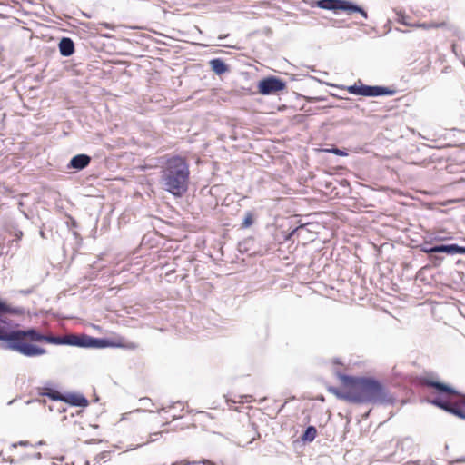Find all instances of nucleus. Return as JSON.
<instances>
[{"instance_id": "obj_1", "label": "nucleus", "mask_w": 465, "mask_h": 465, "mask_svg": "<svg viewBox=\"0 0 465 465\" xmlns=\"http://www.w3.org/2000/svg\"><path fill=\"white\" fill-rule=\"evenodd\" d=\"M9 315L5 314L0 321V348L33 358L46 353L45 349L34 344L35 342L67 345V335H45L33 327L21 329L18 323L9 319Z\"/></svg>"}, {"instance_id": "obj_2", "label": "nucleus", "mask_w": 465, "mask_h": 465, "mask_svg": "<svg viewBox=\"0 0 465 465\" xmlns=\"http://www.w3.org/2000/svg\"><path fill=\"white\" fill-rule=\"evenodd\" d=\"M343 385H352L351 398L352 403L386 404L391 402V398L384 386L374 378L352 377L341 374Z\"/></svg>"}, {"instance_id": "obj_3", "label": "nucleus", "mask_w": 465, "mask_h": 465, "mask_svg": "<svg viewBox=\"0 0 465 465\" xmlns=\"http://www.w3.org/2000/svg\"><path fill=\"white\" fill-rule=\"evenodd\" d=\"M189 164L182 156H172L163 166L160 183L163 189L175 197H181L188 190Z\"/></svg>"}, {"instance_id": "obj_4", "label": "nucleus", "mask_w": 465, "mask_h": 465, "mask_svg": "<svg viewBox=\"0 0 465 465\" xmlns=\"http://www.w3.org/2000/svg\"><path fill=\"white\" fill-rule=\"evenodd\" d=\"M426 384L439 393L430 401L433 405L465 420V395H460L454 388L440 381H427Z\"/></svg>"}, {"instance_id": "obj_5", "label": "nucleus", "mask_w": 465, "mask_h": 465, "mask_svg": "<svg viewBox=\"0 0 465 465\" xmlns=\"http://www.w3.org/2000/svg\"><path fill=\"white\" fill-rule=\"evenodd\" d=\"M315 6L334 13L338 11L355 12L361 14L365 19L368 18L367 12L362 7L349 0H318L315 2Z\"/></svg>"}, {"instance_id": "obj_6", "label": "nucleus", "mask_w": 465, "mask_h": 465, "mask_svg": "<svg viewBox=\"0 0 465 465\" xmlns=\"http://www.w3.org/2000/svg\"><path fill=\"white\" fill-rule=\"evenodd\" d=\"M346 89L351 94L367 97L393 95L396 93V90L390 87L380 85H366L363 84L361 81H358L356 84L348 86Z\"/></svg>"}, {"instance_id": "obj_7", "label": "nucleus", "mask_w": 465, "mask_h": 465, "mask_svg": "<svg viewBox=\"0 0 465 465\" xmlns=\"http://www.w3.org/2000/svg\"><path fill=\"white\" fill-rule=\"evenodd\" d=\"M286 83L276 76L262 79L258 84V91L262 95H270L284 90Z\"/></svg>"}, {"instance_id": "obj_8", "label": "nucleus", "mask_w": 465, "mask_h": 465, "mask_svg": "<svg viewBox=\"0 0 465 465\" xmlns=\"http://www.w3.org/2000/svg\"><path fill=\"white\" fill-rule=\"evenodd\" d=\"M63 402L68 403L75 407H87L89 404L88 400L80 393H66L62 396Z\"/></svg>"}, {"instance_id": "obj_9", "label": "nucleus", "mask_w": 465, "mask_h": 465, "mask_svg": "<svg viewBox=\"0 0 465 465\" xmlns=\"http://www.w3.org/2000/svg\"><path fill=\"white\" fill-rule=\"evenodd\" d=\"M52 381H45L42 387L38 388V394L41 396H46L53 401H62L63 394L57 390L54 389Z\"/></svg>"}, {"instance_id": "obj_10", "label": "nucleus", "mask_w": 465, "mask_h": 465, "mask_svg": "<svg viewBox=\"0 0 465 465\" xmlns=\"http://www.w3.org/2000/svg\"><path fill=\"white\" fill-rule=\"evenodd\" d=\"M67 345L90 348V336L87 334H69L67 335Z\"/></svg>"}, {"instance_id": "obj_11", "label": "nucleus", "mask_w": 465, "mask_h": 465, "mask_svg": "<svg viewBox=\"0 0 465 465\" xmlns=\"http://www.w3.org/2000/svg\"><path fill=\"white\" fill-rule=\"evenodd\" d=\"M436 253H447L450 255L465 254V246H460L456 243L451 244H437Z\"/></svg>"}, {"instance_id": "obj_12", "label": "nucleus", "mask_w": 465, "mask_h": 465, "mask_svg": "<svg viewBox=\"0 0 465 465\" xmlns=\"http://www.w3.org/2000/svg\"><path fill=\"white\" fill-rule=\"evenodd\" d=\"M91 157L87 154L81 153L74 156L69 163V167L76 170H83L89 165Z\"/></svg>"}, {"instance_id": "obj_13", "label": "nucleus", "mask_w": 465, "mask_h": 465, "mask_svg": "<svg viewBox=\"0 0 465 465\" xmlns=\"http://www.w3.org/2000/svg\"><path fill=\"white\" fill-rule=\"evenodd\" d=\"M59 52L62 56L69 57L74 53V43L69 37H63L58 44Z\"/></svg>"}, {"instance_id": "obj_14", "label": "nucleus", "mask_w": 465, "mask_h": 465, "mask_svg": "<svg viewBox=\"0 0 465 465\" xmlns=\"http://www.w3.org/2000/svg\"><path fill=\"white\" fill-rule=\"evenodd\" d=\"M24 313H25L24 308L13 307L0 298V321H2L5 314H16V315L20 316V315H23Z\"/></svg>"}, {"instance_id": "obj_15", "label": "nucleus", "mask_w": 465, "mask_h": 465, "mask_svg": "<svg viewBox=\"0 0 465 465\" xmlns=\"http://www.w3.org/2000/svg\"><path fill=\"white\" fill-rule=\"evenodd\" d=\"M396 15H397V22L398 23H401L404 25H407V26H414V27H420V28H424V29H430V28H432V27H437L438 25H434V24H426V23H422V24H411L407 21V16L404 15V13L401 11V10H397L396 11Z\"/></svg>"}, {"instance_id": "obj_16", "label": "nucleus", "mask_w": 465, "mask_h": 465, "mask_svg": "<svg viewBox=\"0 0 465 465\" xmlns=\"http://www.w3.org/2000/svg\"><path fill=\"white\" fill-rule=\"evenodd\" d=\"M347 389L345 391H341L339 388L330 387L329 391L334 394L338 399L347 401L352 403V399L351 398V394L352 393V385H345Z\"/></svg>"}, {"instance_id": "obj_17", "label": "nucleus", "mask_w": 465, "mask_h": 465, "mask_svg": "<svg viewBox=\"0 0 465 465\" xmlns=\"http://www.w3.org/2000/svg\"><path fill=\"white\" fill-rule=\"evenodd\" d=\"M116 346L111 340L90 336V348L103 349Z\"/></svg>"}, {"instance_id": "obj_18", "label": "nucleus", "mask_w": 465, "mask_h": 465, "mask_svg": "<svg viewBox=\"0 0 465 465\" xmlns=\"http://www.w3.org/2000/svg\"><path fill=\"white\" fill-rule=\"evenodd\" d=\"M212 70L218 75L226 73L229 70L228 65L221 58H214L210 61Z\"/></svg>"}, {"instance_id": "obj_19", "label": "nucleus", "mask_w": 465, "mask_h": 465, "mask_svg": "<svg viewBox=\"0 0 465 465\" xmlns=\"http://www.w3.org/2000/svg\"><path fill=\"white\" fill-rule=\"evenodd\" d=\"M317 435V430L314 426H308L301 437L302 440L312 442Z\"/></svg>"}, {"instance_id": "obj_20", "label": "nucleus", "mask_w": 465, "mask_h": 465, "mask_svg": "<svg viewBox=\"0 0 465 465\" xmlns=\"http://www.w3.org/2000/svg\"><path fill=\"white\" fill-rule=\"evenodd\" d=\"M202 463L203 465H211V461L208 460H203L201 461H189L188 460H182L176 462L172 463V465H191V464H198Z\"/></svg>"}, {"instance_id": "obj_21", "label": "nucleus", "mask_w": 465, "mask_h": 465, "mask_svg": "<svg viewBox=\"0 0 465 465\" xmlns=\"http://www.w3.org/2000/svg\"><path fill=\"white\" fill-rule=\"evenodd\" d=\"M252 223H253V217H252V213H247L245 214L244 219H243V222H242V228H248V227H250Z\"/></svg>"}, {"instance_id": "obj_22", "label": "nucleus", "mask_w": 465, "mask_h": 465, "mask_svg": "<svg viewBox=\"0 0 465 465\" xmlns=\"http://www.w3.org/2000/svg\"><path fill=\"white\" fill-rule=\"evenodd\" d=\"M326 152L333 153L335 155H339V156H347L348 155L347 152H345L340 148H337V147H332L331 149H327Z\"/></svg>"}, {"instance_id": "obj_23", "label": "nucleus", "mask_w": 465, "mask_h": 465, "mask_svg": "<svg viewBox=\"0 0 465 465\" xmlns=\"http://www.w3.org/2000/svg\"><path fill=\"white\" fill-rule=\"evenodd\" d=\"M421 252H425V253H428V254H432V253H436V246L433 245V246H421L420 248Z\"/></svg>"}, {"instance_id": "obj_24", "label": "nucleus", "mask_w": 465, "mask_h": 465, "mask_svg": "<svg viewBox=\"0 0 465 465\" xmlns=\"http://www.w3.org/2000/svg\"><path fill=\"white\" fill-rule=\"evenodd\" d=\"M144 411H145V410H144V409L137 408V409H135V410H134V411H130V412H129V414L134 413V412H144ZM127 415H128V413H124V414H123V416H122V419H121V420H125Z\"/></svg>"}, {"instance_id": "obj_25", "label": "nucleus", "mask_w": 465, "mask_h": 465, "mask_svg": "<svg viewBox=\"0 0 465 465\" xmlns=\"http://www.w3.org/2000/svg\"><path fill=\"white\" fill-rule=\"evenodd\" d=\"M140 402H141L143 406L153 405L151 399L146 398V397H145V398H141V399H140Z\"/></svg>"}, {"instance_id": "obj_26", "label": "nucleus", "mask_w": 465, "mask_h": 465, "mask_svg": "<svg viewBox=\"0 0 465 465\" xmlns=\"http://www.w3.org/2000/svg\"><path fill=\"white\" fill-rule=\"evenodd\" d=\"M301 227L295 228L291 232H289L288 235L285 237V240L290 241L292 239V237L298 232V230Z\"/></svg>"}, {"instance_id": "obj_27", "label": "nucleus", "mask_w": 465, "mask_h": 465, "mask_svg": "<svg viewBox=\"0 0 465 465\" xmlns=\"http://www.w3.org/2000/svg\"><path fill=\"white\" fill-rule=\"evenodd\" d=\"M441 260H442V258H440V257H437V256L431 257V261H432V262H433L435 265H439V264H440Z\"/></svg>"}, {"instance_id": "obj_28", "label": "nucleus", "mask_w": 465, "mask_h": 465, "mask_svg": "<svg viewBox=\"0 0 465 465\" xmlns=\"http://www.w3.org/2000/svg\"><path fill=\"white\" fill-rule=\"evenodd\" d=\"M17 445H20V446H27V445H29V442H28V441H24V440H22V441H19L18 443H14L12 446H13L14 448H15Z\"/></svg>"}, {"instance_id": "obj_29", "label": "nucleus", "mask_w": 465, "mask_h": 465, "mask_svg": "<svg viewBox=\"0 0 465 465\" xmlns=\"http://www.w3.org/2000/svg\"><path fill=\"white\" fill-rule=\"evenodd\" d=\"M100 25H102V26H104V27H105V28L111 29V30H113V29H114V26H113V25H110V24H108V23H101V24H100Z\"/></svg>"}, {"instance_id": "obj_30", "label": "nucleus", "mask_w": 465, "mask_h": 465, "mask_svg": "<svg viewBox=\"0 0 465 465\" xmlns=\"http://www.w3.org/2000/svg\"><path fill=\"white\" fill-rule=\"evenodd\" d=\"M462 463L465 462V455L461 458L457 459L456 460L452 461V463Z\"/></svg>"}, {"instance_id": "obj_31", "label": "nucleus", "mask_w": 465, "mask_h": 465, "mask_svg": "<svg viewBox=\"0 0 465 465\" xmlns=\"http://www.w3.org/2000/svg\"><path fill=\"white\" fill-rule=\"evenodd\" d=\"M23 235V232L21 231H19L17 233H16V237L17 239H20Z\"/></svg>"}, {"instance_id": "obj_32", "label": "nucleus", "mask_w": 465, "mask_h": 465, "mask_svg": "<svg viewBox=\"0 0 465 465\" xmlns=\"http://www.w3.org/2000/svg\"><path fill=\"white\" fill-rule=\"evenodd\" d=\"M40 235H41L42 237H45L44 232H42V231H41V232H40Z\"/></svg>"}, {"instance_id": "obj_33", "label": "nucleus", "mask_w": 465, "mask_h": 465, "mask_svg": "<svg viewBox=\"0 0 465 465\" xmlns=\"http://www.w3.org/2000/svg\"><path fill=\"white\" fill-rule=\"evenodd\" d=\"M59 411H60V412H64V411H65V409H64V408H63L62 410H59Z\"/></svg>"}]
</instances>
